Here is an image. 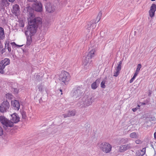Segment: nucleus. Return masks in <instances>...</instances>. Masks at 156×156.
I'll return each mask as SVG.
<instances>
[{
	"mask_svg": "<svg viewBox=\"0 0 156 156\" xmlns=\"http://www.w3.org/2000/svg\"><path fill=\"white\" fill-rule=\"evenodd\" d=\"M136 143L137 144H140L141 143V142L140 140H137L136 141Z\"/></svg>",
	"mask_w": 156,
	"mask_h": 156,
	"instance_id": "obj_38",
	"label": "nucleus"
},
{
	"mask_svg": "<svg viewBox=\"0 0 156 156\" xmlns=\"http://www.w3.org/2000/svg\"><path fill=\"white\" fill-rule=\"evenodd\" d=\"M96 51L94 48H91L89 49L88 53L87 56L84 58L83 63L84 66H91L92 65L91 58L94 56Z\"/></svg>",
	"mask_w": 156,
	"mask_h": 156,
	"instance_id": "obj_2",
	"label": "nucleus"
},
{
	"mask_svg": "<svg viewBox=\"0 0 156 156\" xmlns=\"http://www.w3.org/2000/svg\"><path fill=\"white\" fill-rule=\"evenodd\" d=\"M106 80V78L104 79L103 81L101 83V87L102 88H105V83Z\"/></svg>",
	"mask_w": 156,
	"mask_h": 156,
	"instance_id": "obj_31",
	"label": "nucleus"
},
{
	"mask_svg": "<svg viewBox=\"0 0 156 156\" xmlns=\"http://www.w3.org/2000/svg\"><path fill=\"white\" fill-rule=\"evenodd\" d=\"M76 111L75 110L72 111H69L67 114H63L64 118H66L67 117L74 116L75 115Z\"/></svg>",
	"mask_w": 156,
	"mask_h": 156,
	"instance_id": "obj_19",
	"label": "nucleus"
},
{
	"mask_svg": "<svg viewBox=\"0 0 156 156\" xmlns=\"http://www.w3.org/2000/svg\"><path fill=\"white\" fill-rule=\"evenodd\" d=\"M151 1H154L155 0H151Z\"/></svg>",
	"mask_w": 156,
	"mask_h": 156,
	"instance_id": "obj_46",
	"label": "nucleus"
},
{
	"mask_svg": "<svg viewBox=\"0 0 156 156\" xmlns=\"http://www.w3.org/2000/svg\"><path fill=\"white\" fill-rule=\"evenodd\" d=\"M14 85H16V86H17V85H18L17 84V83H14Z\"/></svg>",
	"mask_w": 156,
	"mask_h": 156,
	"instance_id": "obj_45",
	"label": "nucleus"
},
{
	"mask_svg": "<svg viewBox=\"0 0 156 156\" xmlns=\"http://www.w3.org/2000/svg\"><path fill=\"white\" fill-rule=\"evenodd\" d=\"M137 76L136 75H135L134 74L133 77L131 79V80H130L129 82L130 83H132L133 82V81H134V79H135L136 77Z\"/></svg>",
	"mask_w": 156,
	"mask_h": 156,
	"instance_id": "obj_34",
	"label": "nucleus"
},
{
	"mask_svg": "<svg viewBox=\"0 0 156 156\" xmlns=\"http://www.w3.org/2000/svg\"><path fill=\"white\" fill-rule=\"evenodd\" d=\"M82 93L81 88L80 87L74 88L71 92L72 95L74 98H77L81 96Z\"/></svg>",
	"mask_w": 156,
	"mask_h": 156,
	"instance_id": "obj_9",
	"label": "nucleus"
},
{
	"mask_svg": "<svg viewBox=\"0 0 156 156\" xmlns=\"http://www.w3.org/2000/svg\"><path fill=\"white\" fill-rule=\"evenodd\" d=\"M45 7L47 11L49 12H53L55 10V7L50 3H47L45 5Z\"/></svg>",
	"mask_w": 156,
	"mask_h": 156,
	"instance_id": "obj_13",
	"label": "nucleus"
},
{
	"mask_svg": "<svg viewBox=\"0 0 156 156\" xmlns=\"http://www.w3.org/2000/svg\"><path fill=\"white\" fill-rule=\"evenodd\" d=\"M154 138L156 139V132L154 133Z\"/></svg>",
	"mask_w": 156,
	"mask_h": 156,
	"instance_id": "obj_43",
	"label": "nucleus"
},
{
	"mask_svg": "<svg viewBox=\"0 0 156 156\" xmlns=\"http://www.w3.org/2000/svg\"><path fill=\"white\" fill-rule=\"evenodd\" d=\"M102 15V13L101 11L99 12L98 14V16L97 17L96 20L95 22V23H94L93 21L91 22H90V24L91 25V26H90V27H93V26H95V24H96L97 23H98L100 20Z\"/></svg>",
	"mask_w": 156,
	"mask_h": 156,
	"instance_id": "obj_16",
	"label": "nucleus"
},
{
	"mask_svg": "<svg viewBox=\"0 0 156 156\" xmlns=\"http://www.w3.org/2000/svg\"><path fill=\"white\" fill-rule=\"evenodd\" d=\"M122 61H120L118 65L116 68V70L118 71H119L121 69L122 67Z\"/></svg>",
	"mask_w": 156,
	"mask_h": 156,
	"instance_id": "obj_29",
	"label": "nucleus"
},
{
	"mask_svg": "<svg viewBox=\"0 0 156 156\" xmlns=\"http://www.w3.org/2000/svg\"><path fill=\"white\" fill-rule=\"evenodd\" d=\"M100 82V79L96 80L91 85V88L92 89L94 90L96 89L98 86Z\"/></svg>",
	"mask_w": 156,
	"mask_h": 156,
	"instance_id": "obj_18",
	"label": "nucleus"
},
{
	"mask_svg": "<svg viewBox=\"0 0 156 156\" xmlns=\"http://www.w3.org/2000/svg\"><path fill=\"white\" fill-rule=\"evenodd\" d=\"M98 147L103 152L105 153H109L111 151L112 146L108 143L103 142L99 144Z\"/></svg>",
	"mask_w": 156,
	"mask_h": 156,
	"instance_id": "obj_5",
	"label": "nucleus"
},
{
	"mask_svg": "<svg viewBox=\"0 0 156 156\" xmlns=\"http://www.w3.org/2000/svg\"><path fill=\"white\" fill-rule=\"evenodd\" d=\"M137 110V108H133L132 109V111H133V112H135Z\"/></svg>",
	"mask_w": 156,
	"mask_h": 156,
	"instance_id": "obj_40",
	"label": "nucleus"
},
{
	"mask_svg": "<svg viewBox=\"0 0 156 156\" xmlns=\"http://www.w3.org/2000/svg\"><path fill=\"white\" fill-rule=\"evenodd\" d=\"M130 136L133 138H138L137 133L135 132H133L130 134Z\"/></svg>",
	"mask_w": 156,
	"mask_h": 156,
	"instance_id": "obj_27",
	"label": "nucleus"
},
{
	"mask_svg": "<svg viewBox=\"0 0 156 156\" xmlns=\"http://www.w3.org/2000/svg\"><path fill=\"white\" fill-rule=\"evenodd\" d=\"M128 141V139L127 138H122L120 141V143L122 144H125Z\"/></svg>",
	"mask_w": 156,
	"mask_h": 156,
	"instance_id": "obj_33",
	"label": "nucleus"
},
{
	"mask_svg": "<svg viewBox=\"0 0 156 156\" xmlns=\"http://www.w3.org/2000/svg\"><path fill=\"white\" fill-rule=\"evenodd\" d=\"M5 66L2 65V64L0 63V73L3 74L5 73Z\"/></svg>",
	"mask_w": 156,
	"mask_h": 156,
	"instance_id": "obj_26",
	"label": "nucleus"
},
{
	"mask_svg": "<svg viewBox=\"0 0 156 156\" xmlns=\"http://www.w3.org/2000/svg\"><path fill=\"white\" fill-rule=\"evenodd\" d=\"M133 147V145L131 144L121 145L119 148V151L121 152H123Z\"/></svg>",
	"mask_w": 156,
	"mask_h": 156,
	"instance_id": "obj_11",
	"label": "nucleus"
},
{
	"mask_svg": "<svg viewBox=\"0 0 156 156\" xmlns=\"http://www.w3.org/2000/svg\"><path fill=\"white\" fill-rule=\"evenodd\" d=\"M11 117L10 122L12 123V127L14 123H16L20 121V118L18 115L15 113L11 115Z\"/></svg>",
	"mask_w": 156,
	"mask_h": 156,
	"instance_id": "obj_10",
	"label": "nucleus"
},
{
	"mask_svg": "<svg viewBox=\"0 0 156 156\" xmlns=\"http://www.w3.org/2000/svg\"><path fill=\"white\" fill-rule=\"evenodd\" d=\"M9 0V2H13L15 1V0Z\"/></svg>",
	"mask_w": 156,
	"mask_h": 156,
	"instance_id": "obj_42",
	"label": "nucleus"
},
{
	"mask_svg": "<svg viewBox=\"0 0 156 156\" xmlns=\"http://www.w3.org/2000/svg\"><path fill=\"white\" fill-rule=\"evenodd\" d=\"M33 15V14L30 13V17L28 23L29 25L25 32L26 36L30 37L35 34L37 27H41L42 24V20L40 17H36L33 20L31 19Z\"/></svg>",
	"mask_w": 156,
	"mask_h": 156,
	"instance_id": "obj_1",
	"label": "nucleus"
},
{
	"mask_svg": "<svg viewBox=\"0 0 156 156\" xmlns=\"http://www.w3.org/2000/svg\"><path fill=\"white\" fill-rule=\"evenodd\" d=\"M0 63L5 66L10 64L9 59V58H5L2 60Z\"/></svg>",
	"mask_w": 156,
	"mask_h": 156,
	"instance_id": "obj_21",
	"label": "nucleus"
},
{
	"mask_svg": "<svg viewBox=\"0 0 156 156\" xmlns=\"http://www.w3.org/2000/svg\"><path fill=\"white\" fill-rule=\"evenodd\" d=\"M33 7L36 11L41 12L42 10V5L40 2H37L34 4Z\"/></svg>",
	"mask_w": 156,
	"mask_h": 156,
	"instance_id": "obj_12",
	"label": "nucleus"
},
{
	"mask_svg": "<svg viewBox=\"0 0 156 156\" xmlns=\"http://www.w3.org/2000/svg\"><path fill=\"white\" fill-rule=\"evenodd\" d=\"M23 46V45H17L15 42L10 43V41L9 40H6L5 42V48L8 49L9 52H10L11 51V46H12L13 48H14L21 47Z\"/></svg>",
	"mask_w": 156,
	"mask_h": 156,
	"instance_id": "obj_6",
	"label": "nucleus"
},
{
	"mask_svg": "<svg viewBox=\"0 0 156 156\" xmlns=\"http://www.w3.org/2000/svg\"><path fill=\"white\" fill-rule=\"evenodd\" d=\"M60 91L61 92V94H62V90H61V89H60Z\"/></svg>",
	"mask_w": 156,
	"mask_h": 156,
	"instance_id": "obj_44",
	"label": "nucleus"
},
{
	"mask_svg": "<svg viewBox=\"0 0 156 156\" xmlns=\"http://www.w3.org/2000/svg\"><path fill=\"white\" fill-rule=\"evenodd\" d=\"M37 87H38L39 91L41 92H43L44 91V90H45L44 85L42 84L39 85L37 86Z\"/></svg>",
	"mask_w": 156,
	"mask_h": 156,
	"instance_id": "obj_24",
	"label": "nucleus"
},
{
	"mask_svg": "<svg viewBox=\"0 0 156 156\" xmlns=\"http://www.w3.org/2000/svg\"><path fill=\"white\" fill-rule=\"evenodd\" d=\"M12 12L16 14L19 13L20 12V8L18 5L17 4H15L13 5L12 6Z\"/></svg>",
	"mask_w": 156,
	"mask_h": 156,
	"instance_id": "obj_17",
	"label": "nucleus"
},
{
	"mask_svg": "<svg viewBox=\"0 0 156 156\" xmlns=\"http://www.w3.org/2000/svg\"><path fill=\"white\" fill-rule=\"evenodd\" d=\"M156 5L154 4H153L151 5L150 10L149 11L150 16L151 17H153L154 15V13L156 9Z\"/></svg>",
	"mask_w": 156,
	"mask_h": 156,
	"instance_id": "obj_14",
	"label": "nucleus"
},
{
	"mask_svg": "<svg viewBox=\"0 0 156 156\" xmlns=\"http://www.w3.org/2000/svg\"><path fill=\"white\" fill-rule=\"evenodd\" d=\"M0 122L3 125L4 127H12V123L4 116H0Z\"/></svg>",
	"mask_w": 156,
	"mask_h": 156,
	"instance_id": "obj_8",
	"label": "nucleus"
},
{
	"mask_svg": "<svg viewBox=\"0 0 156 156\" xmlns=\"http://www.w3.org/2000/svg\"><path fill=\"white\" fill-rule=\"evenodd\" d=\"M6 48H4V49H3L2 50V51H1V52H2V54H3L5 52V49Z\"/></svg>",
	"mask_w": 156,
	"mask_h": 156,
	"instance_id": "obj_39",
	"label": "nucleus"
},
{
	"mask_svg": "<svg viewBox=\"0 0 156 156\" xmlns=\"http://www.w3.org/2000/svg\"><path fill=\"white\" fill-rule=\"evenodd\" d=\"M24 27V25H23V26H22V27Z\"/></svg>",
	"mask_w": 156,
	"mask_h": 156,
	"instance_id": "obj_47",
	"label": "nucleus"
},
{
	"mask_svg": "<svg viewBox=\"0 0 156 156\" xmlns=\"http://www.w3.org/2000/svg\"><path fill=\"white\" fill-rule=\"evenodd\" d=\"M1 5L2 6L7 7L9 5V3L7 0H2Z\"/></svg>",
	"mask_w": 156,
	"mask_h": 156,
	"instance_id": "obj_23",
	"label": "nucleus"
},
{
	"mask_svg": "<svg viewBox=\"0 0 156 156\" xmlns=\"http://www.w3.org/2000/svg\"><path fill=\"white\" fill-rule=\"evenodd\" d=\"M31 40H28V38H27V45H29L31 43Z\"/></svg>",
	"mask_w": 156,
	"mask_h": 156,
	"instance_id": "obj_36",
	"label": "nucleus"
},
{
	"mask_svg": "<svg viewBox=\"0 0 156 156\" xmlns=\"http://www.w3.org/2000/svg\"><path fill=\"white\" fill-rule=\"evenodd\" d=\"M146 149L144 148L142 150H139L136 152V154L137 156H142L145 153Z\"/></svg>",
	"mask_w": 156,
	"mask_h": 156,
	"instance_id": "obj_20",
	"label": "nucleus"
},
{
	"mask_svg": "<svg viewBox=\"0 0 156 156\" xmlns=\"http://www.w3.org/2000/svg\"><path fill=\"white\" fill-rule=\"evenodd\" d=\"M5 97L9 99H11L13 98V96L11 94L8 93L5 94Z\"/></svg>",
	"mask_w": 156,
	"mask_h": 156,
	"instance_id": "obj_30",
	"label": "nucleus"
},
{
	"mask_svg": "<svg viewBox=\"0 0 156 156\" xmlns=\"http://www.w3.org/2000/svg\"><path fill=\"white\" fill-rule=\"evenodd\" d=\"M93 101L92 97L86 96L80 100L78 105L81 107H86L91 105Z\"/></svg>",
	"mask_w": 156,
	"mask_h": 156,
	"instance_id": "obj_3",
	"label": "nucleus"
},
{
	"mask_svg": "<svg viewBox=\"0 0 156 156\" xmlns=\"http://www.w3.org/2000/svg\"><path fill=\"white\" fill-rule=\"evenodd\" d=\"M10 107L9 102L7 100L4 101L0 105V112L4 113L7 112Z\"/></svg>",
	"mask_w": 156,
	"mask_h": 156,
	"instance_id": "obj_7",
	"label": "nucleus"
},
{
	"mask_svg": "<svg viewBox=\"0 0 156 156\" xmlns=\"http://www.w3.org/2000/svg\"><path fill=\"white\" fill-rule=\"evenodd\" d=\"M12 90L15 94H17L19 92V89L17 87H15L14 86L12 89Z\"/></svg>",
	"mask_w": 156,
	"mask_h": 156,
	"instance_id": "obj_28",
	"label": "nucleus"
},
{
	"mask_svg": "<svg viewBox=\"0 0 156 156\" xmlns=\"http://www.w3.org/2000/svg\"><path fill=\"white\" fill-rule=\"evenodd\" d=\"M11 105L14 109L17 111L19 109L20 105L18 101L16 100L12 101H11Z\"/></svg>",
	"mask_w": 156,
	"mask_h": 156,
	"instance_id": "obj_15",
	"label": "nucleus"
},
{
	"mask_svg": "<svg viewBox=\"0 0 156 156\" xmlns=\"http://www.w3.org/2000/svg\"><path fill=\"white\" fill-rule=\"evenodd\" d=\"M21 113L23 119H26V112L24 111H21Z\"/></svg>",
	"mask_w": 156,
	"mask_h": 156,
	"instance_id": "obj_32",
	"label": "nucleus"
},
{
	"mask_svg": "<svg viewBox=\"0 0 156 156\" xmlns=\"http://www.w3.org/2000/svg\"><path fill=\"white\" fill-rule=\"evenodd\" d=\"M5 37V35L3 28L0 27V39L3 40Z\"/></svg>",
	"mask_w": 156,
	"mask_h": 156,
	"instance_id": "obj_22",
	"label": "nucleus"
},
{
	"mask_svg": "<svg viewBox=\"0 0 156 156\" xmlns=\"http://www.w3.org/2000/svg\"><path fill=\"white\" fill-rule=\"evenodd\" d=\"M3 134V131L2 128L0 126V136H2Z\"/></svg>",
	"mask_w": 156,
	"mask_h": 156,
	"instance_id": "obj_37",
	"label": "nucleus"
},
{
	"mask_svg": "<svg viewBox=\"0 0 156 156\" xmlns=\"http://www.w3.org/2000/svg\"><path fill=\"white\" fill-rule=\"evenodd\" d=\"M59 80L65 84H68L70 80L69 74L66 71H62L59 76Z\"/></svg>",
	"mask_w": 156,
	"mask_h": 156,
	"instance_id": "obj_4",
	"label": "nucleus"
},
{
	"mask_svg": "<svg viewBox=\"0 0 156 156\" xmlns=\"http://www.w3.org/2000/svg\"><path fill=\"white\" fill-rule=\"evenodd\" d=\"M141 68V64H138L137 66V68L134 74L137 76L139 73L140 69Z\"/></svg>",
	"mask_w": 156,
	"mask_h": 156,
	"instance_id": "obj_25",
	"label": "nucleus"
},
{
	"mask_svg": "<svg viewBox=\"0 0 156 156\" xmlns=\"http://www.w3.org/2000/svg\"><path fill=\"white\" fill-rule=\"evenodd\" d=\"M119 71H116L115 72H114V76L117 77L119 74Z\"/></svg>",
	"mask_w": 156,
	"mask_h": 156,
	"instance_id": "obj_35",
	"label": "nucleus"
},
{
	"mask_svg": "<svg viewBox=\"0 0 156 156\" xmlns=\"http://www.w3.org/2000/svg\"><path fill=\"white\" fill-rule=\"evenodd\" d=\"M30 2H35L37 0H28Z\"/></svg>",
	"mask_w": 156,
	"mask_h": 156,
	"instance_id": "obj_41",
	"label": "nucleus"
}]
</instances>
